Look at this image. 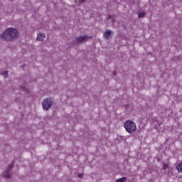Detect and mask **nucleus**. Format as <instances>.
Here are the masks:
<instances>
[{
	"instance_id": "nucleus-1",
	"label": "nucleus",
	"mask_w": 182,
	"mask_h": 182,
	"mask_svg": "<svg viewBox=\"0 0 182 182\" xmlns=\"http://www.w3.org/2000/svg\"><path fill=\"white\" fill-rule=\"evenodd\" d=\"M0 39L6 42H15L19 39V32L15 28H8L0 34Z\"/></svg>"
},
{
	"instance_id": "nucleus-2",
	"label": "nucleus",
	"mask_w": 182,
	"mask_h": 182,
	"mask_svg": "<svg viewBox=\"0 0 182 182\" xmlns=\"http://www.w3.org/2000/svg\"><path fill=\"white\" fill-rule=\"evenodd\" d=\"M92 38L93 36H89L88 34L76 37L75 39L70 43V45H73V46H76V45H82V43H85V42H87V41H90V39Z\"/></svg>"
},
{
	"instance_id": "nucleus-3",
	"label": "nucleus",
	"mask_w": 182,
	"mask_h": 182,
	"mask_svg": "<svg viewBox=\"0 0 182 182\" xmlns=\"http://www.w3.org/2000/svg\"><path fill=\"white\" fill-rule=\"evenodd\" d=\"M55 105V101L52 97L45 98L42 102V108L46 110V112H48L50 109H52V107Z\"/></svg>"
},
{
	"instance_id": "nucleus-4",
	"label": "nucleus",
	"mask_w": 182,
	"mask_h": 182,
	"mask_svg": "<svg viewBox=\"0 0 182 182\" xmlns=\"http://www.w3.org/2000/svg\"><path fill=\"white\" fill-rule=\"evenodd\" d=\"M124 127L126 129V131L129 134L136 132L137 129V127H136V123L131 120L126 121L125 123L124 124Z\"/></svg>"
},
{
	"instance_id": "nucleus-5",
	"label": "nucleus",
	"mask_w": 182,
	"mask_h": 182,
	"mask_svg": "<svg viewBox=\"0 0 182 182\" xmlns=\"http://www.w3.org/2000/svg\"><path fill=\"white\" fill-rule=\"evenodd\" d=\"M14 166L15 161L6 168V171L2 173L3 177H5L8 180H11V178H12V170H14Z\"/></svg>"
},
{
	"instance_id": "nucleus-6",
	"label": "nucleus",
	"mask_w": 182,
	"mask_h": 182,
	"mask_svg": "<svg viewBox=\"0 0 182 182\" xmlns=\"http://www.w3.org/2000/svg\"><path fill=\"white\" fill-rule=\"evenodd\" d=\"M45 38H46V36L45 35V33H38L36 39L40 42H43V41H45Z\"/></svg>"
},
{
	"instance_id": "nucleus-7",
	"label": "nucleus",
	"mask_w": 182,
	"mask_h": 182,
	"mask_svg": "<svg viewBox=\"0 0 182 182\" xmlns=\"http://www.w3.org/2000/svg\"><path fill=\"white\" fill-rule=\"evenodd\" d=\"M112 36V31L111 30H107L104 33V38L105 39H109Z\"/></svg>"
},
{
	"instance_id": "nucleus-8",
	"label": "nucleus",
	"mask_w": 182,
	"mask_h": 182,
	"mask_svg": "<svg viewBox=\"0 0 182 182\" xmlns=\"http://www.w3.org/2000/svg\"><path fill=\"white\" fill-rule=\"evenodd\" d=\"M127 181V177H122V178H120L119 179H117L115 181V182H126Z\"/></svg>"
},
{
	"instance_id": "nucleus-9",
	"label": "nucleus",
	"mask_w": 182,
	"mask_h": 182,
	"mask_svg": "<svg viewBox=\"0 0 182 182\" xmlns=\"http://www.w3.org/2000/svg\"><path fill=\"white\" fill-rule=\"evenodd\" d=\"M176 170H178V173H182V162L176 166Z\"/></svg>"
},
{
	"instance_id": "nucleus-10",
	"label": "nucleus",
	"mask_w": 182,
	"mask_h": 182,
	"mask_svg": "<svg viewBox=\"0 0 182 182\" xmlns=\"http://www.w3.org/2000/svg\"><path fill=\"white\" fill-rule=\"evenodd\" d=\"M146 16V12H141L138 14V18H144Z\"/></svg>"
},
{
	"instance_id": "nucleus-11",
	"label": "nucleus",
	"mask_w": 182,
	"mask_h": 182,
	"mask_svg": "<svg viewBox=\"0 0 182 182\" xmlns=\"http://www.w3.org/2000/svg\"><path fill=\"white\" fill-rule=\"evenodd\" d=\"M8 73H9L8 70H6V71H4L1 75L4 76V77H8L9 76Z\"/></svg>"
},
{
	"instance_id": "nucleus-12",
	"label": "nucleus",
	"mask_w": 182,
	"mask_h": 182,
	"mask_svg": "<svg viewBox=\"0 0 182 182\" xmlns=\"http://www.w3.org/2000/svg\"><path fill=\"white\" fill-rule=\"evenodd\" d=\"M20 90H23V92H26V86L25 85H21L20 87Z\"/></svg>"
},
{
	"instance_id": "nucleus-13",
	"label": "nucleus",
	"mask_w": 182,
	"mask_h": 182,
	"mask_svg": "<svg viewBox=\"0 0 182 182\" xmlns=\"http://www.w3.org/2000/svg\"><path fill=\"white\" fill-rule=\"evenodd\" d=\"M164 164V170H167V168H168V165L165 164L164 163H163Z\"/></svg>"
},
{
	"instance_id": "nucleus-14",
	"label": "nucleus",
	"mask_w": 182,
	"mask_h": 182,
	"mask_svg": "<svg viewBox=\"0 0 182 182\" xmlns=\"http://www.w3.org/2000/svg\"><path fill=\"white\" fill-rule=\"evenodd\" d=\"M77 177H78L79 178H83V174L79 173V174L77 175Z\"/></svg>"
},
{
	"instance_id": "nucleus-15",
	"label": "nucleus",
	"mask_w": 182,
	"mask_h": 182,
	"mask_svg": "<svg viewBox=\"0 0 182 182\" xmlns=\"http://www.w3.org/2000/svg\"><path fill=\"white\" fill-rule=\"evenodd\" d=\"M86 0H78V2L80 4H82V2H85Z\"/></svg>"
},
{
	"instance_id": "nucleus-16",
	"label": "nucleus",
	"mask_w": 182,
	"mask_h": 182,
	"mask_svg": "<svg viewBox=\"0 0 182 182\" xmlns=\"http://www.w3.org/2000/svg\"><path fill=\"white\" fill-rule=\"evenodd\" d=\"M9 1H14V0H9Z\"/></svg>"
}]
</instances>
